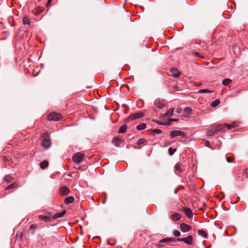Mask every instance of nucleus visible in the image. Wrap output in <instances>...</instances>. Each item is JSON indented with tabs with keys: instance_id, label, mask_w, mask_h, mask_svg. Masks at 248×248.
<instances>
[{
	"instance_id": "obj_1",
	"label": "nucleus",
	"mask_w": 248,
	"mask_h": 248,
	"mask_svg": "<svg viewBox=\"0 0 248 248\" xmlns=\"http://www.w3.org/2000/svg\"><path fill=\"white\" fill-rule=\"evenodd\" d=\"M222 127L220 125H217L213 126L210 130L206 132L207 136H212L221 130Z\"/></svg>"
},
{
	"instance_id": "obj_2",
	"label": "nucleus",
	"mask_w": 248,
	"mask_h": 248,
	"mask_svg": "<svg viewBox=\"0 0 248 248\" xmlns=\"http://www.w3.org/2000/svg\"><path fill=\"white\" fill-rule=\"evenodd\" d=\"M177 136H180L182 138H187V135L183 131H182L181 130H171L170 132V137L171 138H174Z\"/></svg>"
},
{
	"instance_id": "obj_3",
	"label": "nucleus",
	"mask_w": 248,
	"mask_h": 248,
	"mask_svg": "<svg viewBox=\"0 0 248 248\" xmlns=\"http://www.w3.org/2000/svg\"><path fill=\"white\" fill-rule=\"evenodd\" d=\"M62 118L61 114L55 112L50 113L47 116L48 120L49 121H57L60 120Z\"/></svg>"
},
{
	"instance_id": "obj_4",
	"label": "nucleus",
	"mask_w": 248,
	"mask_h": 248,
	"mask_svg": "<svg viewBox=\"0 0 248 248\" xmlns=\"http://www.w3.org/2000/svg\"><path fill=\"white\" fill-rule=\"evenodd\" d=\"M85 155L83 154L77 153L75 154L73 157V160L76 163H79L83 160Z\"/></svg>"
},
{
	"instance_id": "obj_5",
	"label": "nucleus",
	"mask_w": 248,
	"mask_h": 248,
	"mask_svg": "<svg viewBox=\"0 0 248 248\" xmlns=\"http://www.w3.org/2000/svg\"><path fill=\"white\" fill-rule=\"evenodd\" d=\"M177 240L178 241H183L187 245H191L193 243V236L190 235L186 237L178 238Z\"/></svg>"
},
{
	"instance_id": "obj_6",
	"label": "nucleus",
	"mask_w": 248,
	"mask_h": 248,
	"mask_svg": "<svg viewBox=\"0 0 248 248\" xmlns=\"http://www.w3.org/2000/svg\"><path fill=\"white\" fill-rule=\"evenodd\" d=\"M144 115V113L143 112L140 111L135 113H132L127 118L128 119H130L131 120H136L140 118L143 117Z\"/></svg>"
},
{
	"instance_id": "obj_7",
	"label": "nucleus",
	"mask_w": 248,
	"mask_h": 248,
	"mask_svg": "<svg viewBox=\"0 0 248 248\" xmlns=\"http://www.w3.org/2000/svg\"><path fill=\"white\" fill-rule=\"evenodd\" d=\"M182 211L188 218H191L193 217V213L192 210L187 207H184Z\"/></svg>"
},
{
	"instance_id": "obj_8",
	"label": "nucleus",
	"mask_w": 248,
	"mask_h": 248,
	"mask_svg": "<svg viewBox=\"0 0 248 248\" xmlns=\"http://www.w3.org/2000/svg\"><path fill=\"white\" fill-rule=\"evenodd\" d=\"M180 228L181 231L184 232H188L191 229V227L190 226L184 223L180 225Z\"/></svg>"
},
{
	"instance_id": "obj_9",
	"label": "nucleus",
	"mask_w": 248,
	"mask_h": 248,
	"mask_svg": "<svg viewBox=\"0 0 248 248\" xmlns=\"http://www.w3.org/2000/svg\"><path fill=\"white\" fill-rule=\"evenodd\" d=\"M42 145L46 149L48 148L51 145V141L49 139H44L42 140Z\"/></svg>"
},
{
	"instance_id": "obj_10",
	"label": "nucleus",
	"mask_w": 248,
	"mask_h": 248,
	"mask_svg": "<svg viewBox=\"0 0 248 248\" xmlns=\"http://www.w3.org/2000/svg\"><path fill=\"white\" fill-rule=\"evenodd\" d=\"M170 72L174 78H178L180 76L181 73L176 68H172L170 69Z\"/></svg>"
},
{
	"instance_id": "obj_11",
	"label": "nucleus",
	"mask_w": 248,
	"mask_h": 248,
	"mask_svg": "<svg viewBox=\"0 0 248 248\" xmlns=\"http://www.w3.org/2000/svg\"><path fill=\"white\" fill-rule=\"evenodd\" d=\"M65 213L66 211L65 210H63L62 212L56 213L52 216V218L53 219H55L57 218L62 217L65 214Z\"/></svg>"
},
{
	"instance_id": "obj_12",
	"label": "nucleus",
	"mask_w": 248,
	"mask_h": 248,
	"mask_svg": "<svg viewBox=\"0 0 248 248\" xmlns=\"http://www.w3.org/2000/svg\"><path fill=\"white\" fill-rule=\"evenodd\" d=\"M154 103L159 108H163L165 107V105L160 100H155Z\"/></svg>"
},
{
	"instance_id": "obj_13",
	"label": "nucleus",
	"mask_w": 248,
	"mask_h": 248,
	"mask_svg": "<svg viewBox=\"0 0 248 248\" xmlns=\"http://www.w3.org/2000/svg\"><path fill=\"white\" fill-rule=\"evenodd\" d=\"M181 216L179 213H175L171 216V218L173 221H175L181 219Z\"/></svg>"
},
{
	"instance_id": "obj_14",
	"label": "nucleus",
	"mask_w": 248,
	"mask_h": 248,
	"mask_svg": "<svg viewBox=\"0 0 248 248\" xmlns=\"http://www.w3.org/2000/svg\"><path fill=\"white\" fill-rule=\"evenodd\" d=\"M61 192L63 195H67L69 192L68 188L65 186H63L61 188Z\"/></svg>"
},
{
	"instance_id": "obj_15",
	"label": "nucleus",
	"mask_w": 248,
	"mask_h": 248,
	"mask_svg": "<svg viewBox=\"0 0 248 248\" xmlns=\"http://www.w3.org/2000/svg\"><path fill=\"white\" fill-rule=\"evenodd\" d=\"M39 218L41 219V220H44L45 221H50L52 217L50 216H44V215H42V216H39Z\"/></svg>"
},
{
	"instance_id": "obj_16",
	"label": "nucleus",
	"mask_w": 248,
	"mask_h": 248,
	"mask_svg": "<svg viewBox=\"0 0 248 248\" xmlns=\"http://www.w3.org/2000/svg\"><path fill=\"white\" fill-rule=\"evenodd\" d=\"M37 227V225L35 223L32 224L29 227V231L31 234H34L35 231Z\"/></svg>"
},
{
	"instance_id": "obj_17",
	"label": "nucleus",
	"mask_w": 248,
	"mask_h": 248,
	"mask_svg": "<svg viewBox=\"0 0 248 248\" xmlns=\"http://www.w3.org/2000/svg\"><path fill=\"white\" fill-rule=\"evenodd\" d=\"M169 242H175V240L174 238L168 237L161 239L159 241V243H166Z\"/></svg>"
},
{
	"instance_id": "obj_18",
	"label": "nucleus",
	"mask_w": 248,
	"mask_h": 248,
	"mask_svg": "<svg viewBox=\"0 0 248 248\" xmlns=\"http://www.w3.org/2000/svg\"><path fill=\"white\" fill-rule=\"evenodd\" d=\"M174 111V108H171L169 109L166 113L164 115V117H170L173 115Z\"/></svg>"
},
{
	"instance_id": "obj_19",
	"label": "nucleus",
	"mask_w": 248,
	"mask_h": 248,
	"mask_svg": "<svg viewBox=\"0 0 248 248\" xmlns=\"http://www.w3.org/2000/svg\"><path fill=\"white\" fill-rule=\"evenodd\" d=\"M48 162L46 160H43L40 163V168L42 169H45L48 166Z\"/></svg>"
},
{
	"instance_id": "obj_20",
	"label": "nucleus",
	"mask_w": 248,
	"mask_h": 248,
	"mask_svg": "<svg viewBox=\"0 0 248 248\" xmlns=\"http://www.w3.org/2000/svg\"><path fill=\"white\" fill-rule=\"evenodd\" d=\"M74 201V199L72 196L67 197L64 199V203L65 204H69V203H72Z\"/></svg>"
},
{
	"instance_id": "obj_21",
	"label": "nucleus",
	"mask_w": 248,
	"mask_h": 248,
	"mask_svg": "<svg viewBox=\"0 0 248 248\" xmlns=\"http://www.w3.org/2000/svg\"><path fill=\"white\" fill-rule=\"evenodd\" d=\"M112 141L116 147H119V146L117 144V142H122V140L121 139L116 137H114L113 138Z\"/></svg>"
},
{
	"instance_id": "obj_22",
	"label": "nucleus",
	"mask_w": 248,
	"mask_h": 248,
	"mask_svg": "<svg viewBox=\"0 0 248 248\" xmlns=\"http://www.w3.org/2000/svg\"><path fill=\"white\" fill-rule=\"evenodd\" d=\"M126 129L127 125L126 124H124L119 128L118 132L120 133H124L126 131Z\"/></svg>"
},
{
	"instance_id": "obj_23",
	"label": "nucleus",
	"mask_w": 248,
	"mask_h": 248,
	"mask_svg": "<svg viewBox=\"0 0 248 248\" xmlns=\"http://www.w3.org/2000/svg\"><path fill=\"white\" fill-rule=\"evenodd\" d=\"M181 164L179 163L176 164L174 167L175 170L179 172H182L183 171V170L181 168Z\"/></svg>"
},
{
	"instance_id": "obj_24",
	"label": "nucleus",
	"mask_w": 248,
	"mask_h": 248,
	"mask_svg": "<svg viewBox=\"0 0 248 248\" xmlns=\"http://www.w3.org/2000/svg\"><path fill=\"white\" fill-rule=\"evenodd\" d=\"M237 123L236 122H233L230 124H227L226 126L228 129H231L234 128V127L237 126Z\"/></svg>"
},
{
	"instance_id": "obj_25",
	"label": "nucleus",
	"mask_w": 248,
	"mask_h": 248,
	"mask_svg": "<svg viewBox=\"0 0 248 248\" xmlns=\"http://www.w3.org/2000/svg\"><path fill=\"white\" fill-rule=\"evenodd\" d=\"M198 233L199 235L202 236L204 238H206L207 237V233L203 230H198Z\"/></svg>"
},
{
	"instance_id": "obj_26",
	"label": "nucleus",
	"mask_w": 248,
	"mask_h": 248,
	"mask_svg": "<svg viewBox=\"0 0 248 248\" xmlns=\"http://www.w3.org/2000/svg\"><path fill=\"white\" fill-rule=\"evenodd\" d=\"M146 127V124L144 123L140 124L137 126V129L139 130H141L144 129Z\"/></svg>"
},
{
	"instance_id": "obj_27",
	"label": "nucleus",
	"mask_w": 248,
	"mask_h": 248,
	"mask_svg": "<svg viewBox=\"0 0 248 248\" xmlns=\"http://www.w3.org/2000/svg\"><path fill=\"white\" fill-rule=\"evenodd\" d=\"M232 80L229 78H225L222 81V84L225 86L228 85L230 83H231Z\"/></svg>"
},
{
	"instance_id": "obj_28",
	"label": "nucleus",
	"mask_w": 248,
	"mask_h": 248,
	"mask_svg": "<svg viewBox=\"0 0 248 248\" xmlns=\"http://www.w3.org/2000/svg\"><path fill=\"white\" fill-rule=\"evenodd\" d=\"M220 103V100L218 99L214 100L211 103V106L213 107H215L217 106Z\"/></svg>"
},
{
	"instance_id": "obj_29",
	"label": "nucleus",
	"mask_w": 248,
	"mask_h": 248,
	"mask_svg": "<svg viewBox=\"0 0 248 248\" xmlns=\"http://www.w3.org/2000/svg\"><path fill=\"white\" fill-rule=\"evenodd\" d=\"M213 91H211V90H207V89H201L199 91V93H213Z\"/></svg>"
},
{
	"instance_id": "obj_30",
	"label": "nucleus",
	"mask_w": 248,
	"mask_h": 248,
	"mask_svg": "<svg viewBox=\"0 0 248 248\" xmlns=\"http://www.w3.org/2000/svg\"><path fill=\"white\" fill-rule=\"evenodd\" d=\"M23 23L24 25H29L30 21L27 17H24L23 18Z\"/></svg>"
},
{
	"instance_id": "obj_31",
	"label": "nucleus",
	"mask_w": 248,
	"mask_h": 248,
	"mask_svg": "<svg viewBox=\"0 0 248 248\" xmlns=\"http://www.w3.org/2000/svg\"><path fill=\"white\" fill-rule=\"evenodd\" d=\"M145 142H146V140L145 139L141 138L138 140L137 144L139 145H141V144L144 143Z\"/></svg>"
},
{
	"instance_id": "obj_32",
	"label": "nucleus",
	"mask_w": 248,
	"mask_h": 248,
	"mask_svg": "<svg viewBox=\"0 0 248 248\" xmlns=\"http://www.w3.org/2000/svg\"><path fill=\"white\" fill-rule=\"evenodd\" d=\"M169 154L170 155H172L174 153L176 152V149H172L171 148H169Z\"/></svg>"
},
{
	"instance_id": "obj_33",
	"label": "nucleus",
	"mask_w": 248,
	"mask_h": 248,
	"mask_svg": "<svg viewBox=\"0 0 248 248\" xmlns=\"http://www.w3.org/2000/svg\"><path fill=\"white\" fill-rule=\"evenodd\" d=\"M184 111L186 113L190 114L192 113V109L189 107H186L185 108Z\"/></svg>"
},
{
	"instance_id": "obj_34",
	"label": "nucleus",
	"mask_w": 248,
	"mask_h": 248,
	"mask_svg": "<svg viewBox=\"0 0 248 248\" xmlns=\"http://www.w3.org/2000/svg\"><path fill=\"white\" fill-rule=\"evenodd\" d=\"M12 179V177L10 175H7L4 177V179L7 182H10Z\"/></svg>"
},
{
	"instance_id": "obj_35",
	"label": "nucleus",
	"mask_w": 248,
	"mask_h": 248,
	"mask_svg": "<svg viewBox=\"0 0 248 248\" xmlns=\"http://www.w3.org/2000/svg\"><path fill=\"white\" fill-rule=\"evenodd\" d=\"M173 234L175 237H178L181 235L180 232L178 230H175L173 232Z\"/></svg>"
},
{
	"instance_id": "obj_36",
	"label": "nucleus",
	"mask_w": 248,
	"mask_h": 248,
	"mask_svg": "<svg viewBox=\"0 0 248 248\" xmlns=\"http://www.w3.org/2000/svg\"><path fill=\"white\" fill-rule=\"evenodd\" d=\"M155 133L159 134L162 133V131L159 129H154L152 130Z\"/></svg>"
},
{
	"instance_id": "obj_37",
	"label": "nucleus",
	"mask_w": 248,
	"mask_h": 248,
	"mask_svg": "<svg viewBox=\"0 0 248 248\" xmlns=\"http://www.w3.org/2000/svg\"><path fill=\"white\" fill-rule=\"evenodd\" d=\"M155 123L159 125H165L166 123L164 122H161L158 120L155 121Z\"/></svg>"
},
{
	"instance_id": "obj_38",
	"label": "nucleus",
	"mask_w": 248,
	"mask_h": 248,
	"mask_svg": "<svg viewBox=\"0 0 248 248\" xmlns=\"http://www.w3.org/2000/svg\"><path fill=\"white\" fill-rule=\"evenodd\" d=\"M15 185H16L15 183H13V184L9 185L8 186H7L6 188H5V189H12V188H13L15 186Z\"/></svg>"
},
{
	"instance_id": "obj_39",
	"label": "nucleus",
	"mask_w": 248,
	"mask_h": 248,
	"mask_svg": "<svg viewBox=\"0 0 248 248\" xmlns=\"http://www.w3.org/2000/svg\"><path fill=\"white\" fill-rule=\"evenodd\" d=\"M233 158L230 157H226V159L228 163H231L233 161Z\"/></svg>"
},
{
	"instance_id": "obj_40",
	"label": "nucleus",
	"mask_w": 248,
	"mask_h": 248,
	"mask_svg": "<svg viewBox=\"0 0 248 248\" xmlns=\"http://www.w3.org/2000/svg\"><path fill=\"white\" fill-rule=\"evenodd\" d=\"M170 144H171L170 141H166L164 143V147H167V146H169V145H170Z\"/></svg>"
},
{
	"instance_id": "obj_41",
	"label": "nucleus",
	"mask_w": 248,
	"mask_h": 248,
	"mask_svg": "<svg viewBox=\"0 0 248 248\" xmlns=\"http://www.w3.org/2000/svg\"><path fill=\"white\" fill-rule=\"evenodd\" d=\"M179 119H172V118H170V119H169V121H170V122H178L179 121Z\"/></svg>"
},
{
	"instance_id": "obj_42",
	"label": "nucleus",
	"mask_w": 248,
	"mask_h": 248,
	"mask_svg": "<svg viewBox=\"0 0 248 248\" xmlns=\"http://www.w3.org/2000/svg\"><path fill=\"white\" fill-rule=\"evenodd\" d=\"M37 10H38V12L40 13V12H41L43 11V8H42L41 7H38Z\"/></svg>"
},
{
	"instance_id": "obj_43",
	"label": "nucleus",
	"mask_w": 248,
	"mask_h": 248,
	"mask_svg": "<svg viewBox=\"0 0 248 248\" xmlns=\"http://www.w3.org/2000/svg\"><path fill=\"white\" fill-rule=\"evenodd\" d=\"M165 122L166 123L165 125H170L171 123L170 121H169V120H168L167 122Z\"/></svg>"
},
{
	"instance_id": "obj_44",
	"label": "nucleus",
	"mask_w": 248,
	"mask_h": 248,
	"mask_svg": "<svg viewBox=\"0 0 248 248\" xmlns=\"http://www.w3.org/2000/svg\"><path fill=\"white\" fill-rule=\"evenodd\" d=\"M176 112L177 113H180L181 112V109L180 108H177L176 109Z\"/></svg>"
},
{
	"instance_id": "obj_45",
	"label": "nucleus",
	"mask_w": 248,
	"mask_h": 248,
	"mask_svg": "<svg viewBox=\"0 0 248 248\" xmlns=\"http://www.w3.org/2000/svg\"><path fill=\"white\" fill-rule=\"evenodd\" d=\"M8 160L6 156L3 157V161L4 162H6Z\"/></svg>"
},
{
	"instance_id": "obj_46",
	"label": "nucleus",
	"mask_w": 248,
	"mask_h": 248,
	"mask_svg": "<svg viewBox=\"0 0 248 248\" xmlns=\"http://www.w3.org/2000/svg\"><path fill=\"white\" fill-rule=\"evenodd\" d=\"M205 145L206 146L209 147V145H210V142L209 141H206V142H205Z\"/></svg>"
},
{
	"instance_id": "obj_47",
	"label": "nucleus",
	"mask_w": 248,
	"mask_h": 248,
	"mask_svg": "<svg viewBox=\"0 0 248 248\" xmlns=\"http://www.w3.org/2000/svg\"><path fill=\"white\" fill-rule=\"evenodd\" d=\"M52 0H48L46 3V5L49 4L51 2Z\"/></svg>"
},
{
	"instance_id": "obj_48",
	"label": "nucleus",
	"mask_w": 248,
	"mask_h": 248,
	"mask_svg": "<svg viewBox=\"0 0 248 248\" xmlns=\"http://www.w3.org/2000/svg\"><path fill=\"white\" fill-rule=\"evenodd\" d=\"M177 190H175V191H174V193H175V194H176V193H177Z\"/></svg>"
},
{
	"instance_id": "obj_49",
	"label": "nucleus",
	"mask_w": 248,
	"mask_h": 248,
	"mask_svg": "<svg viewBox=\"0 0 248 248\" xmlns=\"http://www.w3.org/2000/svg\"><path fill=\"white\" fill-rule=\"evenodd\" d=\"M157 246H159V247H162V246H161L160 244H158Z\"/></svg>"
}]
</instances>
